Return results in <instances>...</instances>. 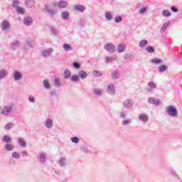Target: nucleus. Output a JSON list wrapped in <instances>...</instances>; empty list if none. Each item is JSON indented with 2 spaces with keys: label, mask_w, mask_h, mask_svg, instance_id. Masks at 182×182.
Listing matches in <instances>:
<instances>
[{
  "label": "nucleus",
  "mask_w": 182,
  "mask_h": 182,
  "mask_svg": "<svg viewBox=\"0 0 182 182\" xmlns=\"http://www.w3.org/2000/svg\"><path fill=\"white\" fill-rule=\"evenodd\" d=\"M1 116L9 117L11 113H14V105H6L1 109Z\"/></svg>",
  "instance_id": "obj_1"
},
{
  "label": "nucleus",
  "mask_w": 182,
  "mask_h": 182,
  "mask_svg": "<svg viewBox=\"0 0 182 182\" xmlns=\"http://www.w3.org/2000/svg\"><path fill=\"white\" fill-rule=\"evenodd\" d=\"M166 113L171 117H176L177 116V114H178V112L177 111V108H176V107H174L173 105L168 107V108L166 109Z\"/></svg>",
  "instance_id": "obj_2"
},
{
  "label": "nucleus",
  "mask_w": 182,
  "mask_h": 182,
  "mask_svg": "<svg viewBox=\"0 0 182 182\" xmlns=\"http://www.w3.org/2000/svg\"><path fill=\"white\" fill-rule=\"evenodd\" d=\"M104 48L107 52H109V53H114L116 52V46H114L113 43H105Z\"/></svg>",
  "instance_id": "obj_3"
},
{
  "label": "nucleus",
  "mask_w": 182,
  "mask_h": 182,
  "mask_svg": "<svg viewBox=\"0 0 182 182\" xmlns=\"http://www.w3.org/2000/svg\"><path fill=\"white\" fill-rule=\"evenodd\" d=\"M1 31H8V29L11 28V24L8 20H4L1 22Z\"/></svg>",
  "instance_id": "obj_4"
},
{
  "label": "nucleus",
  "mask_w": 182,
  "mask_h": 182,
  "mask_svg": "<svg viewBox=\"0 0 182 182\" xmlns=\"http://www.w3.org/2000/svg\"><path fill=\"white\" fill-rule=\"evenodd\" d=\"M107 93H109V95H111L112 96H114V95H116V89H114V85L109 84L107 86Z\"/></svg>",
  "instance_id": "obj_5"
},
{
  "label": "nucleus",
  "mask_w": 182,
  "mask_h": 182,
  "mask_svg": "<svg viewBox=\"0 0 182 182\" xmlns=\"http://www.w3.org/2000/svg\"><path fill=\"white\" fill-rule=\"evenodd\" d=\"M123 106L126 109H132V107L133 106V101L130 99H127L124 101Z\"/></svg>",
  "instance_id": "obj_6"
},
{
  "label": "nucleus",
  "mask_w": 182,
  "mask_h": 182,
  "mask_svg": "<svg viewBox=\"0 0 182 182\" xmlns=\"http://www.w3.org/2000/svg\"><path fill=\"white\" fill-rule=\"evenodd\" d=\"M148 103H150L151 105H161V102L159 99H156L153 97H151L148 99Z\"/></svg>",
  "instance_id": "obj_7"
},
{
  "label": "nucleus",
  "mask_w": 182,
  "mask_h": 182,
  "mask_svg": "<svg viewBox=\"0 0 182 182\" xmlns=\"http://www.w3.org/2000/svg\"><path fill=\"white\" fill-rule=\"evenodd\" d=\"M23 22L24 25H26L27 26H31V25L33 23V19L30 16H26L23 18Z\"/></svg>",
  "instance_id": "obj_8"
},
{
  "label": "nucleus",
  "mask_w": 182,
  "mask_h": 182,
  "mask_svg": "<svg viewBox=\"0 0 182 182\" xmlns=\"http://www.w3.org/2000/svg\"><path fill=\"white\" fill-rule=\"evenodd\" d=\"M139 120L143 122V123H147L149 122V116L146 114H140L139 115Z\"/></svg>",
  "instance_id": "obj_9"
},
{
  "label": "nucleus",
  "mask_w": 182,
  "mask_h": 182,
  "mask_svg": "<svg viewBox=\"0 0 182 182\" xmlns=\"http://www.w3.org/2000/svg\"><path fill=\"white\" fill-rule=\"evenodd\" d=\"M58 164L60 167H65V166L68 164V159L65 156H61L58 160Z\"/></svg>",
  "instance_id": "obj_10"
},
{
  "label": "nucleus",
  "mask_w": 182,
  "mask_h": 182,
  "mask_svg": "<svg viewBox=\"0 0 182 182\" xmlns=\"http://www.w3.org/2000/svg\"><path fill=\"white\" fill-rule=\"evenodd\" d=\"M53 53V48H50L48 50H43L42 51V56L43 58H48V56H50V53Z\"/></svg>",
  "instance_id": "obj_11"
},
{
  "label": "nucleus",
  "mask_w": 182,
  "mask_h": 182,
  "mask_svg": "<svg viewBox=\"0 0 182 182\" xmlns=\"http://www.w3.org/2000/svg\"><path fill=\"white\" fill-rule=\"evenodd\" d=\"M126 50V44L119 43L117 47L118 53H123Z\"/></svg>",
  "instance_id": "obj_12"
},
{
  "label": "nucleus",
  "mask_w": 182,
  "mask_h": 182,
  "mask_svg": "<svg viewBox=\"0 0 182 182\" xmlns=\"http://www.w3.org/2000/svg\"><path fill=\"white\" fill-rule=\"evenodd\" d=\"M78 76L82 80H85L87 77V73L86 71L82 70L78 72Z\"/></svg>",
  "instance_id": "obj_13"
},
{
  "label": "nucleus",
  "mask_w": 182,
  "mask_h": 182,
  "mask_svg": "<svg viewBox=\"0 0 182 182\" xmlns=\"http://www.w3.org/2000/svg\"><path fill=\"white\" fill-rule=\"evenodd\" d=\"M75 9L79 12H85V11H86V7L82 4H77L75 6Z\"/></svg>",
  "instance_id": "obj_14"
},
{
  "label": "nucleus",
  "mask_w": 182,
  "mask_h": 182,
  "mask_svg": "<svg viewBox=\"0 0 182 182\" xmlns=\"http://www.w3.org/2000/svg\"><path fill=\"white\" fill-rule=\"evenodd\" d=\"M43 11H46V12H48L49 15H51V16L53 15H55V14H56V11L55 10L49 9V6H48V4H46L45 9H43Z\"/></svg>",
  "instance_id": "obj_15"
},
{
  "label": "nucleus",
  "mask_w": 182,
  "mask_h": 182,
  "mask_svg": "<svg viewBox=\"0 0 182 182\" xmlns=\"http://www.w3.org/2000/svg\"><path fill=\"white\" fill-rule=\"evenodd\" d=\"M13 77L14 80H21L22 79V73L19 71H15Z\"/></svg>",
  "instance_id": "obj_16"
},
{
  "label": "nucleus",
  "mask_w": 182,
  "mask_h": 182,
  "mask_svg": "<svg viewBox=\"0 0 182 182\" xmlns=\"http://www.w3.org/2000/svg\"><path fill=\"white\" fill-rule=\"evenodd\" d=\"M106 63H110V62H114V60H117V58L114 55H112L110 57L106 56L105 58Z\"/></svg>",
  "instance_id": "obj_17"
},
{
  "label": "nucleus",
  "mask_w": 182,
  "mask_h": 182,
  "mask_svg": "<svg viewBox=\"0 0 182 182\" xmlns=\"http://www.w3.org/2000/svg\"><path fill=\"white\" fill-rule=\"evenodd\" d=\"M19 41H16L11 43V50H16L17 48H19Z\"/></svg>",
  "instance_id": "obj_18"
},
{
  "label": "nucleus",
  "mask_w": 182,
  "mask_h": 182,
  "mask_svg": "<svg viewBox=\"0 0 182 182\" xmlns=\"http://www.w3.org/2000/svg\"><path fill=\"white\" fill-rule=\"evenodd\" d=\"M53 126V121H52L51 119L48 118L46 120V127H47V129H52Z\"/></svg>",
  "instance_id": "obj_19"
},
{
  "label": "nucleus",
  "mask_w": 182,
  "mask_h": 182,
  "mask_svg": "<svg viewBox=\"0 0 182 182\" xmlns=\"http://www.w3.org/2000/svg\"><path fill=\"white\" fill-rule=\"evenodd\" d=\"M4 149L6 151H12L15 149V146L12 144H6L4 145Z\"/></svg>",
  "instance_id": "obj_20"
},
{
  "label": "nucleus",
  "mask_w": 182,
  "mask_h": 182,
  "mask_svg": "<svg viewBox=\"0 0 182 182\" xmlns=\"http://www.w3.org/2000/svg\"><path fill=\"white\" fill-rule=\"evenodd\" d=\"M17 142L21 147H26V141L25 139H23V138H18Z\"/></svg>",
  "instance_id": "obj_21"
},
{
  "label": "nucleus",
  "mask_w": 182,
  "mask_h": 182,
  "mask_svg": "<svg viewBox=\"0 0 182 182\" xmlns=\"http://www.w3.org/2000/svg\"><path fill=\"white\" fill-rule=\"evenodd\" d=\"M8 76V71L6 70H0V80L5 79Z\"/></svg>",
  "instance_id": "obj_22"
},
{
  "label": "nucleus",
  "mask_w": 182,
  "mask_h": 182,
  "mask_svg": "<svg viewBox=\"0 0 182 182\" xmlns=\"http://www.w3.org/2000/svg\"><path fill=\"white\" fill-rule=\"evenodd\" d=\"M46 161V154L41 153L39 154V162L45 163Z\"/></svg>",
  "instance_id": "obj_23"
},
{
  "label": "nucleus",
  "mask_w": 182,
  "mask_h": 182,
  "mask_svg": "<svg viewBox=\"0 0 182 182\" xmlns=\"http://www.w3.org/2000/svg\"><path fill=\"white\" fill-rule=\"evenodd\" d=\"M72 76V72H70V70L66 69L64 71V78L65 79H70Z\"/></svg>",
  "instance_id": "obj_24"
},
{
  "label": "nucleus",
  "mask_w": 182,
  "mask_h": 182,
  "mask_svg": "<svg viewBox=\"0 0 182 182\" xmlns=\"http://www.w3.org/2000/svg\"><path fill=\"white\" fill-rule=\"evenodd\" d=\"M25 4L28 8H33V6L35 5V1L33 0H26Z\"/></svg>",
  "instance_id": "obj_25"
},
{
  "label": "nucleus",
  "mask_w": 182,
  "mask_h": 182,
  "mask_svg": "<svg viewBox=\"0 0 182 182\" xmlns=\"http://www.w3.org/2000/svg\"><path fill=\"white\" fill-rule=\"evenodd\" d=\"M58 8H66L68 6V2L65 1H58Z\"/></svg>",
  "instance_id": "obj_26"
},
{
  "label": "nucleus",
  "mask_w": 182,
  "mask_h": 182,
  "mask_svg": "<svg viewBox=\"0 0 182 182\" xmlns=\"http://www.w3.org/2000/svg\"><path fill=\"white\" fill-rule=\"evenodd\" d=\"M168 25H170V21H167L162 26V27L161 28V33H164Z\"/></svg>",
  "instance_id": "obj_27"
},
{
  "label": "nucleus",
  "mask_w": 182,
  "mask_h": 182,
  "mask_svg": "<svg viewBox=\"0 0 182 182\" xmlns=\"http://www.w3.org/2000/svg\"><path fill=\"white\" fill-rule=\"evenodd\" d=\"M149 44V41L147 40H142L139 42V48H144V46H147Z\"/></svg>",
  "instance_id": "obj_28"
},
{
  "label": "nucleus",
  "mask_w": 182,
  "mask_h": 182,
  "mask_svg": "<svg viewBox=\"0 0 182 182\" xmlns=\"http://www.w3.org/2000/svg\"><path fill=\"white\" fill-rule=\"evenodd\" d=\"M2 140L6 144H9V142L12 141V139H11V136L8 135H4Z\"/></svg>",
  "instance_id": "obj_29"
},
{
  "label": "nucleus",
  "mask_w": 182,
  "mask_h": 182,
  "mask_svg": "<svg viewBox=\"0 0 182 182\" xmlns=\"http://www.w3.org/2000/svg\"><path fill=\"white\" fill-rule=\"evenodd\" d=\"M63 48L66 50V52H70V50H72V46L68 43H64Z\"/></svg>",
  "instance_id": "obj_30"
},
{
  "label": "nucleus",
  "mask_w": 182,
  "mask_h": 182,
  "mask_svg": "<svg viewBox=\"0 0 182 182\" xmlns=\"http://www.w3.org/2000/svg\"><path fill=\"white\" fill-rule=\"evenodd\" d=\"M162 15L165 17V18H168L169 16H171V12H170L169 10H164L162 11Z\"/></svg>",
  "instance_id": "obj_31"
},
{
  "label": "nucleus",
  "mask_w": 182,
  "mask_h": 182,
  "mask_svg": "<svg viewBox=\"0 0 182 182\" xmlns=\"http://www.w3.org/2000/svg\"><path fill=\"white\" fill-rule=\"evenodd\" d=\"M94 93L95 95H96V96H100V95L103 93V90L100 88H95L94 89Z\"/></svg>",
  "instance_id": "obj_32"
},
{
  "label": "nucleus",
  "mask_w": 182,
  "mask_h": 182,
  "mask_svg": "<svg viewBox=\"0 0 182 182\" xmlns=\"http://www.w3.org/2000/svg\"><path fill=\"white\" fill-rule=\"evenodd\" d=\"M167 70V66L165 65H162L159 68V73H163V72H166Z\"/></svg>",
  "instance_id": "obj_33"
},
{
  "label": "nucleus",
  "mask_w": 182,
  "mask_h": 182,
  "mask_svg": "<svg viewBox=\"0 0 182 182\" xmlns=\"http://www.w3.org/2000/svg\"><path fill=\"white\" fill-rule=\"evenodd\" d=\"M105 18L107 21H112V19H113V16L110 11H108L105 14Z\"/></svg>",
  "instance_id": "obj_34"
},
{
  "label": "nucleus",
  "mask_w": 182,
  "mask_h": 182,
  "mask_svg": "<svg viewBox=\"0 0 182 182\" xmlns=\"http://www.w3.org/2000/svg\"><path fill=\"white\" fill-rule=\"evenodd\" d=\"M54 86H55V87H60V78L54 79Z\"/></svg>",
  "instance_id": "obj_35"
},
{
  "label": "nucleus",
  "mask_w": 182,
  "mask_h": 182,
  "mask_svg": "<svg viewBox=\"0 0 182 182\" xmlns=\"http://www.w3.org/2000/svg\"><path fill=\"white\" fill-rule=\"evenodd\" d=\"M61 16L63 18V19H68L69 18V12L68 11H63L61 14Z\"/></svg>",
  "instance_id": "obj_36"
},
{
  "label": "nucleus",
  "mask_w": 182,
  "mask_h": 182,
  "mask_svg": "<svg viewBox=\"0 0 182 182\" xmlns=\"http://www.w3.org/2000/svg\"><path fill=\"white\" fill-rule=\"evenodd\" d=\"M132 123V119H124V121H122V126H129V124H130Z\"/></svg>",
  "instance_id": "obj_37"
},
{
  "label": "nucleus",
  "mask_w": 182,
  "mask_h": 182,
  "mask_svg": "<svg viewBox=\"0 0 182 182\" xmlns=\"http://www.w3.org/2000/svg\"><path fill=\"white\" fill-rule=\"evenodd\" d=\"M14 126H15V124L9 123L5 125L4 129L5 130H11Z\"/></svg>",
  "instance_id": "obj_38"
},
{
  "label": "nucleus",
  "mask_w": 182,
  "mask_h": 182,
  "mask_svg": "<svg viewBox=\"0 0 182 182\" xmlns=\"http://www.w3.org/2000/svg\"><path fill=\"white\" fill-rule=\"evenodd\" d=\"M151 62L154 65H159V63H161V60L159 58H153L151 60Z\"/></svg>",
  "instance_id": "obj_39"
},
{
  "label": "nucleus",
  "mask_w": 182,
  "mask_h": 182,
  "mask_svg": "<svg viewBox=\"0 0 182 182\" xmlns=\"http://www.w3.org/2000/svg\"><path fill=\"white\" fill-rule=\"evenodd\" d=\"M16 12L18 14H25V9H23V8L21 7V6L16 7Z\"/></svg>",
  "instance_id": "obj_40"
},
{
  "label": "nucleus",
  "mask_w": 182,
  "mask_h": 182,
  "mask_svg": "<svg viewBox=\"0 0 182 182\" xmlns=\"http://www.w3.org/2000/svg\"><path fill=\"white\" fill-rule=\"evenodd\" d=\"M146 50L149 52V53H154V48L151 46H149L146 48Z\"/></svg>",
  "instance_id": "obj_41"
},
{
  "label": "nucleus",
  "mask_w": 182,
  "mask_h": 182,
  "mask_svg": "<svg viewBox=\"0 0 182 182\" xmlns=\"http://www.w3.org/2000/svg\"><path fill=\"white\" fill-rule=\"evenodd\" d=\"M43 86L45 89H50V84H49V82H48V80H43Z\"/></svg>",
  "instance_id": "obj_42"
},
{
  "label": "nucleus",
  "mask_w": 182,
  "mask_h": 182,
  "mask_svg": "<svg viewBox=\"0 0 182 182\" xmlns=\"http://www.w3.org/2000/svg\"><path fill=\"white\" fill-rule=\"evenodd\" d=\"M80 140V139H79V137H77V136L71 137L72 143H75V144H77V143H79Z\"/></svg>",
  "instance_id": "obj_43"
},
{
  "label": "nucleus",
  "mask_w": 182,
  "mask_h": 182,
  "mask_svg": "<svg viewBox=\"0 0 182 182\" xmlns=\"http://www.w3.org/2000/svg\"><path fill=\"white\" fill-rule=\"evenodd\" d=\"M80 77L78 75H73V76L71 77V80L72 82H77V80H79Z\"/></svg>",
  "instance_id": "obj_44"
},
{
  "label": "nucleus",
  "mask_w": 182,
  "mask_h": 182,
  "mask_svg": "<svg viewBox=\"0 0 182 182\" xmlns=\"http://www.w3.org/2000/svg\"><path fill=\"white\" fill-rule=\"evenodd\" d=\"M148 85L151 89H157V85L154 82L150 81Z\"/></svg>",
  "instance_id": "obj_45"
},
{
  "label": "nucleus",
  "mask_w": 182,
  "mask_h": 182,
  "mask_svg": "<svg viewBox=\"0 0 182 182\" xmlns=\"http://www.w3.org/2000/svg\"><path fill=\"white\" fill-rule=\"evenodd\" d=\"M50 30L52 34L54 35L55 36H56V35H58V31H56V28H55V26H51L50 28Z\"/></svg>",
  "instance_id": "obj_46"
},
{
  "label": "nucleus",
  "mask_w": 182,
  "mask_h": 182,
  "mask_svg": "<svg viewBox=\"0 0 182 182\" xmlns=\"http://www.w3.org/2000/svg\"><path fill=\"white\" fill-rule=\"evenodd\" d=\"M12 157H13V159H21V154H19L16 151L14 152L12 154Z\"/></svg>",
  "instance_id": "obj_47"
},
{
  "label": "nucleus",
  "mask_w": 182,
  "mask_h": 182,
  "mask_svg": "<svg viewBox=\"0 0 182 182\" xmlns=\"http://www.w3.org/2000/svg\"><path fill=\"white\" fill-rule=\"evenodd\" d=\"M93 73L95 77H100L102 76V71L100 70H95Z\"/></svg>",
  "instance_id": "obj_48"
},
{
  "label": "nucleus",
  "mask_w": 182,
  "mask_h": 182,
  "mask_svg": "<svg viewBox=\"0 0 182 182\" xmlns=\"http://www.w3.org/2000/svg\"><path fill=\"white\" fill-rule=\"evenodd\" d=\"M111 76L112 79H117L119 77V73H117V71H114L112 73Z\"/></svg>",
  "instance_id": "obj_49"
},
{
  "label": "nucleus",
  "mask_w": 182,
  "mask_h": 182,
  "mask_svg": "<svg viewBox=\"0 0 182 182\" xmlns=\"http://www.w3.org/2000/svg\"><path fill=\"white\" fill-rule=\"evenodd\" d=\"M18 5H19V1L18 0H13L12 6H14V8L18 7Z\"/></svg>",
  "instance_id": "obj_50"
},
{
  "label": "nucleus",
  "mask_w": 182,
  "mask_h": 182,
  "mask_svg": "<svg viewBox=\"0 0 182 182\" xmlns=\"http://www.w3.org/2000/svg\"><path fill=\"white\" fill-rule=\"evenodd\" d=\"M122 16H118L114 18V22H116L117 23L122 22Z\"/></svg>",
  "instance_id": "obj_51"
},
{
  "label": "nucleus",
  "mask_w": 182,
  "mask_h": 182,
  "mask_svg": "<svg viewBox=\"0 0 182 182\" xmlns=\"http://www.w3.org/2000/svg\"><path fill=\"white\" fill-rule=\"evenodd\" d=\"M73 68H75V69H80V64L77 62H74L73 63Z\"/></svg>",
  "instance_id": "obj_52"
},
{
  "label": "nucleus",
  "mask_w": 182,
  "mask_h": 182,
  "mask_svg": "<svg viewBox=\"0 0 182 182\" xmlns=\"http://www.w3.org/2000/svg\"><path fill=\"white\" fill-rule=\"evenodd\" d=\"M132 58V53H127L124 56V59L125 60H130V58Z\"/></svg>",
  "instance_id": "obj_53"
},
{
  "label": "nucleus",
  "mask_w": 182,
  "mask_h": 182,
  "mask_svg": "<svg viewBox=\"0 0 182 182\" xmlns=\"http://www.w3.org/2000/svg\"><path fill=\"white\" fill-rule=\"evenodd\" d=\"M28 102H30L31 103H35V97H33L32 95H29L28 96Z\"/></svg>",
  "instance_id": "obj_54"
},
{
  "label": "nucleus",
  "mask_w": 182,
  "mask_h": 182,
  "mask_svg": "<svg viewBox=\"0 0 182 182\" xmlns=\"http://www.w3.org/2000/svg\"><path fill=\"white\" fill-rule=\"evenodd\" d=\"M147 11V8H146V7H143L142 9H141L140 10H139V14H141V15H143L144 14H146V11Z\"/></svg>",
  "instance_id": "obj_55"
},
{
  "label": "nucleus",
  "mask_w": 182,
  "mask_h": 182,
  "mask_svg": "<svg viewBox=\"0 0 182 182\" xmlns=\"http://www.w3.org/2000/svg\"><path fill=\"white\" fill-rule=\"evenodd\" d=\"M26 47L30 46L32 48V41H26V43L25 44Z\"/></svg>",
  "instance_id": "obj_56"
},
{
  "label": "nucleus",
  "mask_w": 182,
  "mask_h": 182,
  "mask_svg": "<svg viewBox=\"0 0 182 182\" xmlns=\"http://www.w3.org/2000/svg\"><path fill=\"white\" fill-rule=\"evenodd\" d=\"M81 150H82V151H83L84 153H87V151H88L87 146H82L81 147Z\"/></svg>",
  "instance_id": "obj_57"
},
{
  "label": "nucleus",
  "mask_w": 182,
  "mask_h": 182,
  "mask_svg": "<svg viewBox=\"0 0 182 182\" xmlns=\"http://www.w3.org/2000/svg\"><path fill=\"white\" fill-rule=\"evenodd\" d=\"M171 171L175 177H177L178 180H180V177H178V175H177V172L174 169H171Z\"/></svg>",
  "instance_id": "obj_58"
},
{
  "label": "nucleus",
  "mask_w": 182,
  "mask_h": 182,
  "mask_svg": "<svg viewBox=\"0 0 182 182\" xmlns=\"http://www.w3.org/2000/svg\"><path fill=\"white\" fill-rule=\"evenodd\" d=\"M171 11H172V12H178V9H177L175 6H171Z\"/></svg>",
  "instance_id": "obj_59"
},
{
  "label": "nucleus",
  "mask_w": 182,
  "mask_h": 182,
  "mask_svg": "<svg viewBox=\"0 0 182 182\" xmlns=\"http://www.w3.org/2000/svg\"><path fill=\"white\" fill-rule=\"evenodd\" d=\"M21 154L23 157H28V152H26V151H21Z\"/></svg>",
  "instance_id": "obj_60"
},
{
  "label": "nucleus",
  "mask_w": 182,
  "mask_h": 182,
  "mask_svg": "<svg viewBox=\"0 0 182 182\" xmlns=\"http://www.w3.org/2000/svg\"><path fill=\"white\" fill-rule=\"evenodd\" d=\"M50 95L51 96H56V91H55V90H50Z\"/></svg>",
  "instance_id": "obj_61"
},
{
  "label": "nucleus",
  "mask_w": 182,
  "mask_h": 182,
  "mask_svg": "<svg viewBox=\"0 0 182 182\" xmlns=\"http://www.w3.org/2000/svg\"><path fill=\"white\" fill-rule=\"evenodd\" d=\"M120 117H122V119H126V113L121 112Z\"/></svg>",
  "instance_id": "obj_62"
},
{
  "label": "nucleus",
  "mask_w": 182,
  "mask_h": 182,
  "mask_svg": "<svg viewBox=\"0 0 182 182\" xmlns=\"http://www.w3.org/2000/svg\"><path fill=\"white\" fill-rule=\"evenodd\" d=\"M146 92H151V88H150L149 87L146 88Z\"/></svg>",
  "instance_id": "obj_63"
},
{
  "label": "nucleus",
  "mask_w": 182,
  "mask_h": 182,
  "mask_svg": "<svg viewBox=\"0 0 182 182\" xmlns=\"http://www.w3.org/2000/svg\"><path fill=\"white\" fill-rule=\"evenodd\" d=\"M112 1H114V0H112Z\"/></svg>",
  "instance_id": "obj_64"
}]
</instances>
